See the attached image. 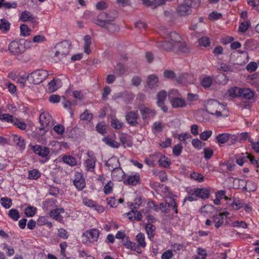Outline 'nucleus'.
<instances>
[{"mask_svg": "<svg viewBox=\"0 0 259 259\" xmlns=\"http://www.w3.org/2000/svg\"><path fill=\"white\" fill-rule=\"evenodd\" d=\"M156 228L151 223H148L146 226V230L149 239L152 240L155 235Z\"/></svg>", "mask_w": 259, "mask_h": 259, "instance_id": "nucleus-30", "label": "nucleus"}, {"mask_svg": "<svg viewBox=\"0 0 259 259\" xmlns=\"http://www.w3.org/2000/svg\"><path fill=\"white\" fill-rule=\"evenodd\" d=\"M197 192V188L189 190L188 191V195L184 200H188L190 201L197 200L199 198Z\"/></svg>", "mask_w": 259, "mask_h": 259, "instance_id": "nucleus-29", "label": "nucleus"}, {"mask_svg": "<svg viewBox=\"0 0 259 259\" xmlns=\"http://www.w3.org/2000/svg\"><path fill=\"white\" fill-rule=\"evenodd\" d=\"M243 93L242 89L237 88L236 87H232L228 90L226 96H228L230 98H236L241 96Z\"/></svg>", "mask_w": 259, "mask_h": 259, "instance_id": "nucleus-22", "label": "nucleus"}, {"mask_svg": "<svg viewBox=\"0 0 259 259\" xmlns=\"http://www.w3.org/2000/svg\"><path fill=\"white\" fill-rule=\"evenodd\" d=\"M136 240L138 243V248L141 247L145 248L146 246V242L145 241V237L144 234L142 233H139L136 237Z\"/></svg>", "mask_w": 259, "mask_h": 259, "instance_id": "nucleus-33", "label": "nucleus"}, {"mask_svg": "<svg viewBox=\"0 0 259 259\" xmlns=\"http://www.w3.org/2000/svg\"><path fill=\"white\" fill-rule=\"evenodd\" d=\"M222 15L220 13H218L216 11L211 12L208 16V18L211 21H215L221 19Z\"/></svg>", "mask_w": 259, "mask_h": 259, "instance_id": "nucleus-63", "label": "nucleus"}, {"mask_svg": "<svg viewBox=\"0 0 259 259\" xmlns=\"http://www.w3.org/2000/svg\"><path fill=\"white\" fill-rule=\"evenodd\" d=\"M54 132L59 136H63L65 133V127L61 124H57L53 127Z\"/></svg>", "mask_w": 259, "mask_h": 259, "instance_id": "nucleus-49", "label": "nucleus"}, {"mask_svg": "<svg viewBox=\"0 0 259 259\" xmlns=\"http://www.w3.org/2000/svg\"><path fill=\"white\" fill-rule=\"evenodd\" d=\"M229 214L228 212L224 211L219 214L213 215L211 219L212 220L214 226L217 228L220 227L223 224L224 220L227 218Z\"/></svg>", "mask_w": 259, "mask_h": 259, "instance_id": "nucleus-15", "label": "nucleus"}, {"mask_svg": "<svg viewBox=\"0 0 259 259\" xmlns=\"http://www.w3.org/2000/svg\"><path fill=\"white\" fill-rule=\"evenodd\" d=\"M96 203L95 201L87 197L82 198V203L87 207L94 208L96 206Z\"/></svg>", "mask_w": 259, "mask_h": 259, "instance_id": "nucleus-57", "label": "nucleus"}, {"mask_svg": "<svg viewBox=\"0 0 259 259\" xmlns=\"http://www.w3.org/2000/svg\"><path fill=\"white\" fill-rule=\"evenodd\" d=\"M138 117L139 116L137 111L128 112L125 116V119L127 123L133 126H136L138 124Z\"/></svg>", "mask_w": 259, "mask_h": 259, "instance_id": "nucleus-17", "label": "nucleus"}, {"mask_svg": "<svg viewBox=\"0 0 259 259\" xmlns=\"http://www.w3.org/2000/svg\"><path fill=\"white\" fill-rule=\"evenodd\" d=\"M212 83V78L211 77L207 76L204 77L201 81V85L204 88L210 87Z\"/></svg>", "mask_w": 259, "mask_h": 259, "instance_id": "nucleus-43", "label": "nucleus"}, {"mask_svg": "<svg viewBox=\"0 0 259 259\" xmlns=\"http://www.w3.org/2000/svg\"><path fill=\"white\" fill-rule=\"evenodd\" d=\"M212 134L211 131H205L200 134L199 137L201 140L206 141L211 136Z\"/></svg>", "mask_w": 259, "mask_h": 259, "instance_id": "nucleus-64", "label": "nucleus"}, {"mask_svg": "<svg viewBox=\"0 0 259 259\" xmlns=\"http://www.w3.org/2000/svg\"><path fill=\"white\" fill-rule=\"evenodd\" d=\"M124 171L120 168H115L112 171V177L114 180L120 181L123 179Z\"/></svg>", "mask_w": 259, "mask_h": 259, "instance_id": "nucleus-27", "label": "nucleus"}, {"mask_svg": "<svg viewBox=\"0 0 259 259\" xmlns=\"http://www.w3.org/2000/svg\"><path fill=\"white\" fill-rule=\"evenodd\" d=\"M80 118L82 120L90 122L93 118V115L88 110H86L80 115Z\"/></svg>", "mask_w": 259, "mask_h": 259, "instance_id": "nucleus-58", "label": "nucleus"}, {"mask_svg": "<svg viewBox=\"0 0 259 259\" xmlns=\"http://www.w3.org/2000/svg\"><path fill=\"white\" fill-rule=\"evenodd\" d=\"M163 125L160 121L154 122L152 127V130L154 133H160L162 131Z\"/></svg>", "mask_w": 259, "mask_h": 259, "instance_id": "nucleus-48", "label": "nucleus"}, {"mask_svg": "<svg viewBox=\"0 0 259 259\" xmlns=\"http://www.w3.org/2000/svg\"><path fill=\"white\" fill-rule=\"evenodd\" d=\"M1 203L5 208L8 209L12 206V201L9 198L3 197L1 199Z\"/></svg>", "mask_w": 259, "mask_h": 259, "instance_id": "nucleus-47", "label": "nucleus"}, {"mask_svg": "<svg viewBox=\"0 0 259 259\" xmlns=\"http://www.w3.org/2000/svg\"><path fill=\"white\" fill-rule=\"evenodd\" d=\"M103 141L108 146L114 148L119 147L120 144L116 141V136L115 134L113 136H107L103 139Z\"/></svg>", "mask_w": 259, "mask_h": 259, "instance_id": "nucleus-19", "label": "nucleus"}, {"mask_svg": "<svg viewBox=\"0 0 259 259\" xmlns=\"http://www.w3.org/2000/svg\"><path fill=\"white\" fill-rule=\"evenodd\" d=\"M122 244L126 248L130 249L131 250L136 251L138 253H141V251L138 250V246L134 242H132L129 237H126L124 240H122Z\"/></svg>", "mask_w": 259, "mask_h": 259, "instance_id": "nucleus-25", "label": "nucleus"}, {"mask_svg": "<svg viewBox=\"0 0 259 259\" xmlns=\"http://www.w3.org/2000/svg\"><path fill=\"white\" fill-rule=\"evenodd\" d=\"M19 19L23 22H29L33 24L37 23V19L31 13L27 11H23L20 16Z\"/></svg>", "mask_w": 259, "mask_h": 259, "instance_id": "nucleus-16", "label": "nucleus"}, {"mask_svg": "<svg viewBox=\"0 0 259 259\" xmlns=\"http://www.w3.org/2000/svg\"><path fill=\"white\" fill-rule=\"evenodd\" d=\"M190 178L199 183L203 182L204 180V177L202 175L196 172H192L190 175Z\"/></svg>", "mask_w": 259, "mask_h": 259, "instance_id": "nucleus-51", "label": "nucleus"}, {"mask_svg": "<svg viewBox=\"0 0 259 259\" xmlns=\"http://www.w3.org/2000/svg\"><path fill=\"white\" fill-rule=\"evenodd\" d=\"M13 124L21 130H24L26 128V123L17 118H15Z\"/></svg>", "mask_w": 259, "mask_h": 259, "instance_id": "nucleus-60", "label": "nucleus"}, {"mask_svg": "<svg viewBox=\"0 0 259 259\" xmlns=\"http://www.w3.org/2000/svg\"><path fill=\"white\" fill-rule=\"evenodd\" d=\"M70 45L67 41L58 44L56 46L55 56L61 59L66 57L69 53Z\"/></svg>", "mask_w": 259, "mask_h": 259, "instance_id": "nucleus-8", "label": "nucleus"}, {"mask_svg": "<svg viewBox=\"0 0 259 259\" xmlns=\"http://www.w3.org/2000/svg\"><path fill=\"white\" fill-rule=\"evenodd\" d=\"M62 86V82L59 78H54L48 84V90L51 92L57 91Z\"/></svg>", "mask_w": 259, "mask_h": 259, "instance_id": "nucleus-20", "label": "nucleus"}, {"mask_svg": "<svg viewBox=\"0 0 259 259\" xmlns=\"http://www.w3.org/2000/svg\"><path fill=\"white\" fill-rule=\"evenodd\" d=\"M97 131L103 135L106 133V125L103 122L99 123L96 126Z\"/></svg>", "mask_w": 259, "mask_h": 259, "instance_id": "nucleus-59", "label": "nucleus"}, {"mask_svg": "<svg viewBox=\"0 0 259 259\" xmlns=\"http://www.w3.org/2000/svg\"><path fill=\"white\" fill-rule=\"evenodd\" d=\"M167 96L169 101L177 97L181 96L179 91L177 89H171L167 93Z\"/></svg>", "mask_w": 259, "mask_h": 259, "instance_id": "nucleus-53", "label": "nucleus"}, {"mask_svg": "<svg viewBox=\"0 0 259 259\" xmlns=\"http://www.w3.org/2000/svg\"><path fill=\"white\" fill-rule=\"evenodd\" d=\"M36 210V207L28 206L25 209V214L28 217H32L35 214Z\"/></svg>", "mask_w": 259, "mask_h": 259, "instance_id": "nucleus-54", "label": "nucleus"}, {"mask_svg": "<svg viewBox=\"0 0 259 259\" xmlns=\"http://www.w3.org/2000/svg\"><path fill=\"white\" fill-rule=\"evenodd\" d=\"M114 20L113 18L108 16L106 13H101L93 20V22L102 27L107 28L110 31L113 32L117 29L116 25L111 23Z\"/></svg>", "mask_w": 259, "mask_h": 259, "instance_id": "nucleus-3", "label": "nucleus"}, {"mask_svg": "<svg viewBox=\"0 0 259 259\" xmlns=\"http://www.w3.org/2000/svg\"><path fill=\"white\" fill-rule=\"evenodd\" d=\"M198 44L201 47H208L210 44L209 38L206 36L202 37L198 39Z\"/></svg>", "mask_w": 259, "mask_h": 259, "instance_id": "nucleus-55", "label": "nucleus"}, {"mask_svg": "<svg viewBox=\"0 0 259 259\" xmlns=\"http://www.w3.org/2000/svg\"><path fill=\"white\" fill-rule=\"evenodd\" d=\"M27 79H28V75L26 73L21 74L15 82L19 83L20 87L24 88Z\"/></svg>", "mask_w": 259, "mask_h": 259, "instance_id": "nucleus-40", "label": "nucleus"}, {"mask_svg": "<svg viewBox=\"0 0 259 259\" xmlns=\"http://www.w3.org/2000/svg\"><path fill=\"white\" fill-rule=\"evenodd\" d=\"M20 32L21 36L26 37L30 35L31 30L26 24H23L20 26Z\"/></svg>", "mask_w": 259, "mask_h": 259, "instance_id": "nucleus-38", "label": "nucleus"}, {"mask_svg": "<svg viewBox=\"0 0 259 259\" xmlns=\"http://www.w3.org/2000/svg\"><path fill=\"white\" fill-rule=\"evenodd\" d=\"M139 110L142 118L144 120H150L153 118L156 114L155 109L145 106H141Z\"/></svg>", "mask_w": 259, "mask_h": 259, "instance_id": "nucleus-9", "label": "nucleus"}, {"mask_svg": "<svg viewBox=\"0 0 259 259\" xmlns=\"http://www.w3.org/2000/svg\"><path fill=\"white\" fill-rule=\"evenodd\" d=\"M73 184L78 191H81L85 187V181L83 174L80 172H75Z\"/></svg>", "mask_w": 259, "mask_h": 259, "instance_id": "nucleus-12", "label": "nucleus"}, {"mask_svg": "<svg viewBox=\"0 0 259 259\" xmlns=\"http://www.w3.org/2000/svg\"><path fill=\"white\" fill-rule=\"evenodd\" d=\"M31 149L36 154L43 158H47L50 153L49 148L40 145H35L32 146Z\"/></svg>", "mask_w": 259, "mask_h": 259, "instance_id": "nucleus-13", "label": "nucleus"}, {"mask_svg": "<svg viewBox=\"0 0 259 259\" xmlns=\"http://www.w3.org/2000/svg\"><path fill=\"white\" fill-rule=\"evenodd\" d=\"M1 23H0V29H3L5 31H8L10 29V23L9 21L5 19L1 20Z\"/></svg>", "mask_w": 259, "mask_h": 259, "instance_id": "nucleus-61", "label": "nucleus"}, {"mask_svg": "<svg viewBox=\"0 0 259 259\" xmlns=\"http://www.w3.org/2000/svg\"><path fill=\"white\" fill-rule=\"evenodd\" d=\"M8 216L15 221H18L20 217L19 211L14 208H12L9 211Z\"/></svg>", "mask_w": 259, "mask_h": 259, "instance_id": "nucleus-42", "label": "nucleus"}, {"mask_svg": "<svg viewBox=\"0 0 259 259\" xmlns=\"http://www.w3.org/2000/svg\"><path fill=\"white\" fill-rule=\"evenodd\" d=\"M62 160L64 163L71 166H74L77 164L76 159L71 155L64 156L62 158Z\"/></svg>", "mask_w": 259, "mask_h": 259, "instance_id": "nucleus-37", "label": "nucleus"}, {"mask_svg": "<svg viewBox=\"0 0 259 259\" xmlns=\"http://www.w3.org/2000/svg\"><path fill=\"white\" fill-rule=\"evenodd\" d=\"M140 181V175L138 173H136L128 176L125 183L130 185L135 186L139 184Z\"/></svg>", "mask_w": 259, "mask_h": 259, "instance_id": "nucleus-24", "label": "nucleus"}, {"mask_svg": "<svg viewBox=\"0 0 259 259\" xmlns=\"http://www.w3.org/2000/svg\"><path fill=\"white\" fill-rule=\"evenodd\" d=\"M159 84L158 77L155 74H151L147 77V85L150 89L158 87Z\"/></svg>", "mask_w": 259, "mask_h": 259, "instance_id": "nucleus-21", "label": "nucleus"}, {"mask_svg": "<svg viewBox=\"0 0 259 259\" xmlns=\"http://www.w3.org/2000/svg\"><path fill=\"white\" fill-rule=\"evenodd\" d=\"M100 232L97 229H91L86 231L81 236L82 243L86 245L97 242Z\"/></svg>", "mask_w": 259, "mask_h": 259, "instance_id": "nucleus-6", "label": "nucleus"}, {"mask_svg": "<svg viewBox=\"0 0 259 259\" xmlns=\"http://www.w3.org/2000/svg\"><path fill=\"white\" fill-rule=\"evenodd\" d=\"M191 4L189 0H185L184 4L178 6L177 11L181 16H186L191 13Z\"/></svg>", "mask_w": 259, "mask_h": 259, "instance_id": "nucleus-14", "label": "nucleus"}, {"mask_svg": "<svg viewBox=\"0 0 259 259\" xmlns=\"http://www.w3.org/2000/svg\"><path fill=\"white\" fill-rule=\"evenodd\" d=\"M141 200L140 198H137L135 200L134 203L128 202V205L131 206L132 209H137L139 208L140 206L141 205Z\"/></svg>", "mask_w": 259, "mask_h": 259, "instance_id": "nucleus-62", "label": "nucleus"}, {"mask_svg": "<svg viewBox=\"0 0 259 259\" xmlns=\"http://www.w3.org/2000/svg\"><path fill=\"white\" fill-rule=\"evenodd\" d=\"M97 159L93 154L88 153V157L83 163L85 170L88 172H93L95 170Z\"/></svg>", "mask_w": 259, "mask_h": 259, "instance_id": "nucleus-10", "label": "nucleus"}, {"mask_svg": "<svg viewBox=\"0 0 259 259\" xmlns=\"http://www.w3.org/2000/svg\"><path fill=\"white\" fill-rule=\"evenodd\" d=\"M177 137L181 142L187 144L188 140L191 138V136L189 134L184 133L178 135Z\"/></svg>", "mask_w": 259, "mask_h": 259, "instance_id": "nucleus-56", "label": "nucleus"}, {"mask_svg": "<svg viewBox=\"0 0 259 259\" xmlns=\"http://www.w3.org/2000/svg\"><path fill=\"white\" fill-rule=\"evenodd\" d=\"M40 177V173L36 169H34L28 171V179L30 180H36Z\"/></svg>", "mask_w": 259, "mask_h": 259, "instance_id": "nucleus-45", "label": "nucleus"}, {"mask_svg": "<svg viewBox=\"0 0 259 259\" xmlns=\"http://www.w3.org/2000/svg\"><path fill=\"white\" fill-rule=\"evenodd\" d=\"M64 212V209L63 208H56L53 209L50 212V216L53 219L57 220L58 221H61L62 220V217L61 215V213Z\"/></svg>", "mask_w": 259, "mask_h": 259, "instance_id": "nucleus-26", "label": "nucleus"}, {"mask_svg": "<svg viewBox=\"0 0 259 259\" xmlns=\"http://www.w3.org/2000/svg\"><path fill=\"white\" fill-rule=\"evenodd\" d=\"M15 118L13 115L8 113L3 114L0 116V120L1 121L11 123H13Z\"/></svg>", "mask_w": 259, "mask_h": 259, "instance_id": "nucleus-44", "label": "nucleus"}, {"mask_svg": "<svg viewBox=\"0 0 259 259\" xmlns=\"http://www.w3.org/2000/svg\"><path fill=\"white\" fill-rule=\"evenodd\" d=\"M111 125L113 128L120 130L123 126V123L116 118L113 117L111 120Z\"/></svg>", "mask_w": 259, "mask_h": 259, "instance_id": "nucleus-41", "label": "nucleus"}, {"mask_svg": "<svg viewBox=\"0 0 259 259\" xmlns=\"http://www.w3.org/2000/svg\"><path fill=\"white\" fill-rule=\"evenodd\" d=\"M254 92L248 88H244V99L253 100Z\"/></svg>", "mask_w": 259, "mask_h": 259, "instance_id": "nucleus-50", "label": "nucleus"}, {"mask_svg": "<svg viewBox=\"0 0 259 259\" xmlns=\"http://www.w3.org/2000/svg\"><path fill=\"white\" fill-rule=\"evenodd\" d=\"M157 47L166 51H176L186 53L189 51L186 43L182 41L181 36L175 32L167 34L165 40L158 42Z\"/></svg>", "mask_w": 259, "mask_h": 259, "instance_id": "nucleus-1", "label": "nucleus"}, {"mask_svg": "<svg viewBox=\"0 0 259 259\" xmlns=\"http://www.w3.org/2000/svg\"><path fill=\"white\" fill-rule=\"evenodd\" d=\"M167 96V93L165 90L159 91L157 94V105L165 113L168 111L167 106L165 105V101Z\"/></svg>", "mask_w": 259, "mask_h": 259, "instance_id": "nucleus-11", "label": "nucleus"}, {"mask_svg": "<svg viewBox=\"0 0 259 259\" xmlns=\"http://www.w3.org/2000/svg\"><path fill=\"white\" fill-rule=\"evenodd\" d=\"M84 52L89 55L91 53L90 46L92 44L91 37L89 35H85L84 37Z\"/></svg>", "mask_w": 259, "mask_h": 259, "instance_id": "nucleus-34", "label": "nucleus"}, {"mask_svg": "<svg viewBox=\"0 0 259 259\" xmlns=\"http://www.w3.org/2000/svg\"><path fill=\"white\" fill-rule=\"evenodd\" d=\"M199 198L203 199L208 198L210 195V190L209 188H197Z\"/></svg>", "mask_w": 259, "mask_h": 259, "instance_id": "nucleus-32", "label": "nucleus"}, {"mask_svg": "<svg viewBox=\"0 0 259 259\" xmlns=\"http://www.w3.org/2000/svg\"><path fill=\"white\" fill-rule=\"evenodd\" d=\"M225 106L220 104L217 100H209L206 103V108L210 114L215 115L217 116H222L221 111L225 109Z\"/></svg>", "mask_w": 259, "mask_h": 259, "instance_id": "nucleus-7", "label": "nucleus"}, {"mask_svg": "<svg viewBox=\"0 0 259 259\" xmlns=\"http://www.w3.org/2000/svg\"><path fill=\"white\" fill-rule=\"evenodd\" d=\"M13 141L20 150H24L25 148V142L24 139L21 136L13 134L12 136Z\"/></svg>", "mask_w": 259, "mask_h": 259, "instance_id": "nucleus-23", "label": "nucleus"}, {"mask_svg": "<svg viewBox=\"0 0 259 259\" xmlns=\"http://www.w3.org/2000/svg\"><path fill=\"white\" fill-rule=\"evenodd\" d=\"M159 153H155L151 154L148 157H146L144 159V162L146 164L150 166H153L156 159L159 157Z\"/></svg>", "mask_w": 259, "mask_h": 259, "instance_id": "nucleus-28", "label": "nucleus"}, {"mask_svg": "<svg viewBox=\"0 0 259 259\" xmlns=\"http://www.w3.org/2000/svg\"><path fill=\"white\" fill-rule=\"evenodd\" d=\"M48 75L49 73L46 70H36L28 75V80L31 84H38L45 80Z\"/></svg>", "mask_w": 259, "mask_h": 259, "instance_id": "nucleus-5", "label": "nucleus"}, {"mask_svg": "<svg viewBox=\"0 0 259 259\" xmlns=\"http://www.w3.org/2000/svg\"><path fill=\"white\" fill-rule=\"evenodd\" d=\"M230 135L228 133L219 134L215 138L216 141L219 144L226 143L230 139Z\"/></svg>", "mask_w": 259, "mask_h": 259, "instance_id": "nucleus-31", "label": "nucleus"}, {"mask_svg": "<svg viewBox=\"0 0 259 259\" xmlns=\"http://www.w3.org/2000/svg\"><path fill=\"white\" fill-rule=\"evenodd\" d=\"M219 68L225 72H233L236 71L234 66H231L224 63H220Z\"/></svg>", "mask_w": 259, "mask_h": 259, "instance_id": "nucleus-46", "label": "nucleus"}, {"mask_svg": "<svg viewBox=\"0 0 259 259\" xmlns=\"http://www.w3.org/2000/svg\"><path fill=\"white\" fill-rule=\"evenodd\" d=\"M30 40L20 39L13 40L8 45V51L9 54L14 56H18L23 54L26 50L32 47Z\"/></svg>", "mask_w": 259, "mask_h": 259, "instance_id": "nucleus-2", "label": "nucleus"}, {"mask_svg": "<svg viewBox=\"0 0 259 259\" xmlns=\"http://www.w3.org/2000/svg\"><path fill=\"white\" fill-rule=\"evenodd\" d=\"M191 76L188 74H185L179 76L177 78V81L179 83H191L192 81L191 80Z\"/></svg>", "mask_w": 259, "mask_h": 259, "instance_id": "nucleus-36", "label": "nucleus"}, {"mask_svg": "<svg viewBox=\"0 0 259 259\" xmlns=\"http://www.w3.org/2000/svg\"><path fill=\"white\" fill-rule=\"evenodd\" d=\"M39 123L41 124V127L39 128V134L44 135L48 132L50 127L54 124V121L50 115L47 112H42L39 115Z\"/></svg>", "mask_w": 259, "mask_h": 259, "instance_id": "nucleus-4", "label": "nucleus"}, {"mask_svg": "<svg viewBox=\"0 0 259 259\" xmlns=\"http://www.w3.org/2000/svg\"><path fill=\"white\" fill-rule=\"evenodd\" d=\"M245 189L248 192L254 191L256 189V185L254 182L248 180L246 182Z\"/></svg>", "mask_w": 259, "mask_h": 259, "instance_id": "nucleus-52", "label": "nucleus"}, {"mask_svg": "<svg viewBox=\"0 0 259 259\" xmlns=\"http://www.w3.org/2000/svg\"><path fill=\"white\" fill-rule=\"evenodd\" d=\"M159 165L163 167H168L170 164V161L165 155H161L158 160Z\"/></svg>", "mask_w": 259, "mask_h": 259, "instance_id": "nucleus-39", "label": "nucleus"}, {"mask_svg": "<svg viewBox=\"0 0 259 259\" xmlns=\"http://www.w3.org/2000/svg\"><path fill=\"white\" fill-rule=\"evenodd\" d=\"M214 209L215 207L212 205L206 204L201 208L200 212L202 214L207 215L213 212Z\"/></svg>", "mask_w": 259, "mask_h": 259, "instance_id": "nucleus-35", "label": "nucleus"}, {"mask_svg": "<svg viewBox=\"0 0 259 259\" xmlns=\"http://www.w3.org/2000/svg\"><path fill=\"white\" fill-rule=\"evenodd\" d=\"M169 103L174 108H185L187 106V103L184 99L181 96L177 97L170 100Z\"/></svg>", "mask_w": 259, "mask_h": 259, "instance_id": "nucleus-18", "label": "nucleus"}]
</instances>
